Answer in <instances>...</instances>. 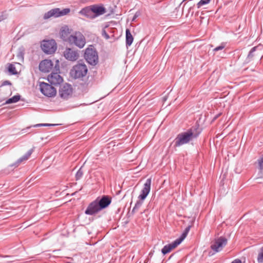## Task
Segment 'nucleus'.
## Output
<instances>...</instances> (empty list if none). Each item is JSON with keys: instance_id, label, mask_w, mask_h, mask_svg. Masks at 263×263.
Masks as SVG:
<instances>
[{"instance_id": "1", "label": "nucleus", "mask_w": 263, "mask_h": 263, "mask_svg": "<svg viewBox=\"0 0 263 263\" xmlns=\"http://www.w3.org/2000/svg\"><path fill=\"white\" fill-rule=\"evenodd\" d=\"M201 130L199 129V126H193L188 129L186 132L179 134L174 140L175 147L187 144L191 141L196 139L200 134Z\"/></svg>"}, {"instance_id": "2", "label": "nucleus", "mask_w": 263, "mask_h": 263, "mask_svg": "<svg viewBox=\"0 0 263 263\" xmlns=\"http://www.w3.org/2000/svg\"><path fill=\"white\" fill-rule=\"evenodd\" d=\"M151 183L152 179L151 178H148L144 184L143 187L141 191V193L138 196V200L137 201L132 211L133 213H135L137 212L142 205L143 201L146 198L150 192Z\"/></svg>"}, {"instance_id": "3", "label": "nucleus", "mask_w": 263, "mask_h": 263, "mask_svg": "<svg viewBox=\"0 0 263 263\" xmlns=\"http://www.w3.org/2000/svg\"><path fill=\"white\" fill-rule=\"evenodd\" d=\"M88 72V68L84 63H78L70 71L71 77L74 79H82Z\"/></svg>"}, {"instance_id": "4", "label": "nucleus", "mask_w": 263, "mask_h": 263, "mask_svg": "<svg viewBox=\"0 0 263 263\" xmlns=\"http://www.w3.org/2000/svg\"><path fill=\"white\" fill-rule=\"evenodd\" d=\"M84 57L86 62L90 65L95 66L98 63V52L96 49L92 48V46L85 49Z\"/></svg>"}, {"instance_id": "5", "label": "nucleus", "mask_w": 263, "mask_h": 263, "mask_svg": "<svg viewBox=\"0 0 263 263\" xmlns=\"http://www.w3.org/2000/svg\"><path fill=\"white\" fill-rule=\"evenodd\" d=\"M68 42L70 44H74L80 48H82L85 45L84 36L80 32H76L74 34L70 35Z\"/></svg>"}, {"instance_id": "6", "label": "nucleus", "mask_w": 263, "mask_h": 263, "mask_svg": "<svg viewBox=\"0 0 263 263\" xmlns=\"http://www.w3.org/2000/svg\"><path fill=\"white\" fill-rule=\"evenodd\" d=\"M70 11L69 8H65L61 10L59 8L52 9L46 12L43 16L44 20H47L51 17H58L67 14Z\"/></svg>"}, {"instance_id": "7", "label": "nucleus", "mask_w": 263, "mask_h": 263, "mask_svg": "<svg viewBox=\"0 0 263 263\" xmlns=\"http://www.w3.org/2000/svg\"><path fill=\"white\" fill-rule=\"evenodd\" d=\"M40 89L42 93L48 97H53L56 95V89L52 85L45 82H41L40 84Z\"/></svg>"}, {"instance_id": "8", "label": "nucleus", "mask_w": 263, "mask_h": 263, "mask_svg": "<svg viewBox=\"0 0 263 263\" xmlns=\"http://www.w3.org/2000/svg\"><path fill=\"white\" fill-rule=\"evenodd\" d=\"M41 46L42 50L46 54L53 53L57 49V44L54 40L43 41Z\"/></svg>"}, {"instance_id": "9", "label": "nucleus", "mask_w": 263, "mask_h": 263, "mask_svg": "<svg viewBox=\"0 0 263 263\" xmlns=\"http://www.w3.org/2000/svg\"><path fill=\"white\" fill-rule=\"evenodd\" d=\"M63 54L67 60L71 62L76 61L79 58V53L78 50L68 47L66 48Z\"/></svg>"}, {"instance_id": "10", "label": "nucleus", "mask_w": 263, "mask_h": 263, "mask_svg": "<svg viewBox=\"0 0 263 263\" xmlns=\"http://www.w3.org/2000/svg\"><path fill=\"white\" fill-rule=\"evenodd\" d=\"M228 240L223 237H220L215 239L214 242L211 245V248L216 252L220 251L227 243Z\"/></svg>"}, {"instance_id": "11", "label": "nucleus", "mask_w": 263, "mask_h": 263, "mask_svg": "<svg viewBox=\"0 0 263 263\" xmlns=\"http://www.w3.org/2000/svg\"><path fill=\"white\" fill-rule=\"evenodd\" d=\"M72 88L71 85L68 83L62 85L59 89V95L61 98L64 99H68L71 96Z\"/></svg>"}, {"instance_id": "12", "label": "nucleus", "mask_w": 263, "mask_h": 263, "mask_svg": "<svg viewBox=\"0 0 263 263\" xmlns=\"http://www.w3.org/2000/svg\"><path fill=\"white\" fill-rule=\"evenodd\" d=\"M101 211V208L96 200L90 203L85 211V214L88 215H93Z\"/></svg>"}, {"instance_id": "13", "label": "nucleus", "mask_w": 263, "mask_h": 263, "mask_svg": "<svg viewBox=\"0 0 263 263\" xmlns=\"http://www.w3.org/2000/svg\"><path fill=\"white\" fill-rule=\"evenodd\" d=\"M48 81L52 85H58L62 83V77L57 72H52L47 77Z\"/></svg>"}, {"instance_id": "14", "label": "nucleus", "mask_w": 263, "mask_h": 263, "mask_svg": "<svg viewBox=\"0 0 263 263\" xmlns=\"http://www.w3.org/2000/svg\"><path fill=\"white\" fill-rule=\"evenodd\" d=\"M53 63L50 60L42 61L39 64V69L43 72H49L53 68Z\"/></svg>"}, {"instance_id": "15", "label": "nucleus", "mask_w": 263, "mask_h": 263, "mask_svg": "<svg viewBox=\"0 0 263 263\" xmlns=\"http://www.w3.org/2000/svg\"><path fill=\"white\" fill-rule=\"evenodd\" d=\"M96 200L101 210L108 207L111 202V198L107 195H103L101 198L98 197Z\"/></svg>"}, {"instance_id": "16", "label": "nucleus", "mask_w": 263, "mask_h": 263, "mask_svg": "<svg viewBox=\"0 0 263 263\" xmlns=\"http://www.w3.org/2000/svg\"><path fill=\"white\" fill-rule=\"evenodd\" d=\"M91 11H92L93 16L95 17L103 14L106 12L105 8L102 6L97 5H91Z\"/></svg>"}, {"instance_id": "17", "label": "nucleus", "mask_w": 263, "mask_h": 263, "mask_svg": "<svg viewBox=\"0 0 263 263\" xmlns=\"http://www.w3.org/2000/svg\"><path fill=\"white\" fill-rule=\"evenodd\" d=\"M179 245V243L176 240H175L173 242L164 246V247L161 250V253L163 255H165L167 253L170 252L173 249L175 248Z\"/></svg>"}, {"instance_id": "18", "label": "nucleus", "mask_w": 263, "mask_h": 263, "mask_svg": "<svg viewBox=\"0 0 263 263\" xmlns=\"http://www.w3.org/2000/svg\"><path fill=\"white\" fill-rule=\"evenodd\" d=\"M80 13L86 16L88 18H94L92 11H91V6L86 7L80 11Z\"/></svg>"}, {"instance_id": "19", "label": "nucleus", "mask_w": 263, "mask_h": 263, "mask_svg": "<svg viewBox=\"0 0 263 263\" xmlns=\"http://www.w3.org/2000/svg\"><path fill=\"white\" fill-rule=\"evenodd\" d=\"M33 152V149H29L24 155H23L22 157L19 158L17 161L16 162V165H18L21 162L24 161H26L28 159L31 155Z\"/></svg>"}, {"instance_id": "20", "label": "nucleus", "mask_w": 263, "mask_h": 263, "mask_svg": "<svg viewBox=\"0 0 263 263\" xmlns=\"http://www.w3.org/2000/svg\"><path fill=\"white\" fill-rule=\"evenodd\" d=\"M133 37L129 29L126 30V46H130L133 42Z\"/></svg>"}, {"instance_id": "21", "label": "nucleus", "mask_w": 263, "mask_h": 263, "mask_svg": "<svg viewBox=\"0 0 263 263\" xmlns=\"http://www.w3.org/2000/svg\"><path fill=\"white\" fill-rule=\"evenodd\" d=\"M191 226H187L183 231L182 235L180 236V237L177 239H176L179 243L180 244L181 242L184 240V239L186 237V235H187Z\"/></svg>"}, {"instance_id": "22", "label": "nucleus", "mask_w": 263, "mask_h": 263, "mask_svg": "<svg viewBox=\"0 0 263 263\" xmlns=\"http://www.w3.org/2000/svg\"><path fill=\"white\" fill-rule=\"evenodd\" d=\"M20 99L21 96L18 94L12 97V98L8 99L5 103V104L16 103L18 102L20 100Z\"/></svg>"}, {"instance_id": "23", "label": "nucleus", "mask_w": 263, "mask_h": 263, "mask_svg": "<svg viewBox=\"0 0 263 263\" xmlns=\"http://www.w3.org/2000/svg\"><path fill=\"white\" fill-rule=\"evenodd\" d=\"M60 34H61V36L62 39L63 40H64L65 41H67L68 42V37L69 36V32L68 28L63 29L61 31Z\"/></svg>"}, {"instance_id": "24", "label": "nucleus", "mask_w": 263, "mask_h": 263, "mask_svg": "<svg viewBox=\"0 0 263 263\" xmlns=\"http://www.w3.org/2000/svg\"><path fill=\"white\" fill-rule=\"evenodd\" d=\"M259 48V46H255L250 50L248 55L247 60L248 62L251 61L253 60V57H254V52L256 51V50Z\"/></svg>"}, {"instance_id": "25", "label": "nucleus", "mask_w": 263, "mask_h": 263, "mask_svg": "<svg viewBox=\"0 0 263 263\" xmlns=\"http://www.w3.org/2000/svg\"><path fill=\"white\" fill-rule=\"evenodd\" d=\"M8 70L9 72L12 75H15L17 74V71L16 70V68L15 66L12 64H9L8 67Z\"/></svg>"}, {"instance_id": "26", "label": "nucleus", "mask_w": 263, "mask_h": 263, "mask_svg": "<svg viewBox=\"0 0 263 263\" xmlns=\"http://www.w3.org/2000/svg\"><path fill=\"white\" fill-rule=\"evenodd\" d=\"M83 176V171L82 170V166H81L77 171L75 175L76 180H80Z\"/></svg>"}, {"instance_id": "27", "label": "nucleus", "mask_w": 263, "mask_h": 263, "mask_svg": "<svg viewBox=\"0 0 263 263\" xmlns=\"http://www.w3.org/2000/svg\"><path fill=\"white\" fill-rule=\"evenodd\" d=\"M25 53V50L23 47H21L18 49V52L17 54V57L21 59L22 61L24 60V55Z\"/></svg>"}, {"instance_id": "28", "label": "nucleus", "mask_w": 263, "mask_h": 263, "mask_svg": "<svg viewBox=\"0 0 263 263\" xmlns=\"http://www.w3.org/2000/svg\"><path fill=\"white\" fill-rule=\"evenodd\" d=\"M257 163L258 169L260 171L263 170V154L258 159Z\"/></svg>"}, {"instance_id": "29", "label": "nucleus", "mask_w": 263, "mask_h": 263, "mask_svg": "<svg viewBox=\"0 0 263 263\" xmlns=\"http://www.w3.org/2000/svg\"><path fill=\"white\" fill-rule=\"evenodd\" d=\"M257 261L259 263L263 262V246L260 248V252L258 255Z\"/></svg>"}, {"instance_id": "30", "label": "nucleus", "mask_w": 263, "mask_h": 263, "mask_svg": "<svg viewBox=\"0 0 263 263\" xmlns=\"http://www.w3.org/2000/svg\"><path fill=\"white\" fill-rule=\"evenodd\" d=\"M211 0H200L197 4L198 8H199L202 5L208 4L210 3Z\"/></svg>"}, {"instance_id": "31", "label": "nucleus", "mask_w": 263, "mask_h": 263, "mask_svg": "<svg viewBox=\"0 0 263 263\" xmlns=\"http://www.w3.org/2000/svg\"><path fill=\"white\" fill-rule=\"evenodd\" d=\"M57 124H48V123H41L37 124L34 125V127H41V126H55Z\"/></svg>"}, {"instance_id": "32", "label": "nucleus", "mask_w": 263, "mask_h": 263, "mask_svg": "<svg viewBox=\"0 0 263 263\" xmlns=\"http://www.w3.org/2000/svg\"><path fill=\"white\" fill-rule=\"evenodd\" d=\"M225 47V44L224 43H222L220 45H219V46H217L216 47V48H215L214 49H213V51H218L219 50H222L223 49H224V48Z\"/></svg>"}, {"instance_id": "33", "label": "nucleus", "mask_w": 263, "mask_h": 263, "mask_svg": "<svg viewBox=\"0 0 263 263\" xmlns=\"http://www.w3.org/2000/svg\"><path fill=\"white\" fill-rule=\"evenodd\" d=\"M102 35L107 40L109 39L110 38L109 35L105 31V30H103V31H102Z\"/></svg>"}, {"instance_id": "34", "label": "nucleus", "mask_w": 263, "mask_h": 263, "mask_svg": "<svg viewBox=\"0 0 263 263\" xmlns=\"http://www.w3.org/2000/svg\"><path fill=\"white\" fill-rule=\"evenodd\" d=\"M11 83L9 81H5L3 82L2 85L5 86V85H11Z\"/></svg>"}, {"instance_id": "35", "label": "nucleus", "mask_w": 263, "mask_h": 263, "mask_svg": "<svg viewBox=\"0 0 263 263\" xmlns=\"http://www.w3.org/2000/svg\"><path fill=\"white\" fill-rule=\"evenodd\" d=\"M231 263H242V262L239 259H235Z\"/></svg>"}, {"instance_id": "36", "label": "nucleus", "mask_w": 263, "mask_h": 263, "mask_svg": "<svg viewBox=\"0 0 263 263\" xmlns=\"http://www.w3.org/2000/svg\"><path fill=\"white\" fill-rule=\"evenodd\" d=\"M7 18V16L6 15H4L3 14H2L1 16H0V22L6 19Z\"/></svg>"}, {"instance_id": "37", "label": "nucleus", "mask_w": 263, "mask_h": 263, "mask_svg": "<svg viewBox=\"0 0 263 263\" xmlns=\"http://www.w3.org/2000/svg\"><path fill=\"white\" fill-rule=\"evenodd\" d=\"M0 257H4V258H10V257H11V256H9V255H5V256L0 255Z\"/></svg>"}, {"instance_id": "38", "label": "nucleus", "mask_w": 263, "mask_h": 263, "mask_svg": "<svg viewBox=\"0 0 263 263\" xmlns=\"http://www.w3.org/2000/svg\"><path fill=\"white\" fill-rule=\"evenodd\" d=\"M138 16V15L137 13H136L135 14V15H134V17H133V21H134V20L137 18V17Z\"/></svg>"}]
</instances>
